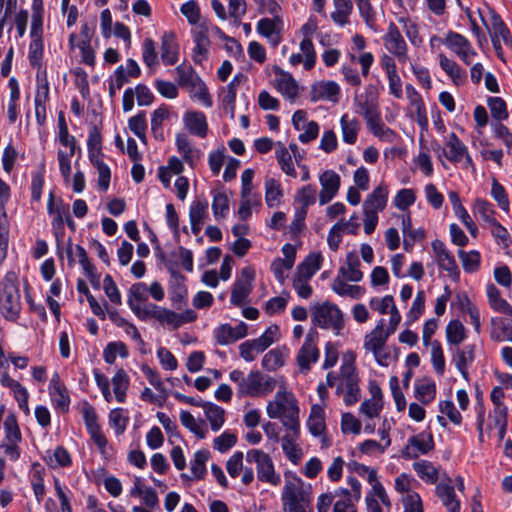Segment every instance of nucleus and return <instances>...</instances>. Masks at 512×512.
Masks as SVG:
<instances>
[{"label":"nucleus","mask_w":512,"mask_h":512,"mask_svg":"<svg viewBox=\"0 0 512 512\" xmlns=\"http://www.w3.org/2000/svg\"><path fill=\"white\" fill-rule=\"evenodd\" d=\"M18 276L9 271L0 282V314L10 322H17L22 305Z\"/></svg>","instance_id":"f257e3e1"},{"label":"nucleus","mask_w":512,"mask_h":512,"mask_svg":"<svg viewBox=\"0 0 512 512\" xmlns=\"http://www.w3.org/2000/svg\"><path fill=\"white\" fill-rule=\"evenodd\" d=\"M293 478L298 485L286 481L282 489L283 512H313L311 486L306 490L300 477L294 475Z\"/></svg>","instance_id":"f03ea898"},{"label":"nucleus","mask_w":512,"mask_h":512,"mask_svg":"<svg viewBox=\"0 0 512 512\" xmlns=\"http://www.w3.org/2000/svg\"><path fill=\"white\" fill-rule=\"evenodd\" d=\"M311 321L314 326L322 329H328L329 326H332L337 332L342 330L345 325L342 311L336 304L329 301L314 306Z\"/></svg>","instance_id":"7ed1b4c3"},{"label":"nucleus","mask_w":512,"mask_h":512,"mask_svg":"<svg viewBox=\"0 0 512 512\" xmlns=\"http://www.w3.org/2000/svg\"><path fill=\"white\" fill-rule=\"evenodd\" d=\"M382 40L387 52L394 56L399 63L405 64L409 60L408 45L395 23H389Z\"/></svg>","instance_id":"20e7f679"},{"label":"nucleus","mask_w":512,"mask_h":512,"mask_svg":"<svg viewBox=\"0 0 512 512\" xmlns=\"http://www.w3.org/2000/svg\"><path fill=\"white\" fill-rule=\"evenodd\" d=\"M443 156L453 164L463 163L465 168H474V162L467 146L454 132H451L445 139Z\"/></svg>","instance_id":"39448f33"},{"label":"nucleus","mask_w":512,"mask_h":512,"mask_svg":"<svg viewBox=\"0 0 512 512\" xmlns=\"http://www.w3.org/2000/svg\"><path fill=\"white\" fill-rule=\"evenodd\" d=\"M387 198V186L379 185L373 189L363 203L364 224H377L378 213L386 207Z\"/></svg>","instance_id":"423d86ee"},{"label":"nucleus","mask_w":512,"mask_h":512,"mask_svg":"<svg viewBox=\"0 0 512 512\" xmlns=\"http://www.w3.org/2000/svg\"><path fill=\"white\" fill-rule=\"evenodd\" d=\"M134 314L141 321H147L149 318H154L160 323H167L172 325L174 329L183 325L180 321L179 313H176L168 308L160 307L154 303H148L145 308H135Z\"/></svg>","instance_id":"0eeeda50"},{"label":"nucleus","mask_w":512,"mask_h":512,"mask_svg":"<svg viewBox=\"0 0 512 512\" xmlns=\"http://www.w3.org/2000/svg\"><path fill=\"white\" fill-rule=\"evenodd\" d=\"M317 188L308 184L301 187L294 195V219L291 224H303L308 207L316 202Z\"/></svg>","instance_id":"6e6552de"},{"label":"nucleus","mask_w":512,"mask_h":512,"mask_svg":"<svg viewBox=\"0 0 512 512\" xmlns=\"http://www.w3.org/2000/svg\"><path fill=\"white\" fill-rule=\"evenodd\" d=\"M443 44L467 65L471 63L472 57L476 55L471 42L460 33L449 31L443 39Z\"/></svg>","instance_id":"1a4fd4ad"},{"label":"nucleus","mask_w":512,"mask_h":512,"mask_svg":"<svg viewBox=\"0 0 512 512\" xmlns=\"http://www.w3.org/2000/svg\"><path fill=\"white\" fill-rule=\"evenodd\" d=\"M83 420L91 439L96 444L101 454H104L108 441L105 435L101 432V426L98 423V416L93 406L87 404L84 408Z\"/></svg>","instance_id":"9d476101"},{"label":"nucleus","mask_w":512,"mask_h":512,"mask_svg":"<svg viewBox=\"0 0 512 512\" xmlns=\"http://www.w3.org/2000/svg\"><path fill=\"white\" fill-rule=\"evenodd\" d=\"M385 320L380 319L375 326V328L365 336L364 339V347L366 350H370L373 352L376 362L380 366H387L386 362H382V358L378 357V353L382 350L384 345L386 344L389 334L384 330Z\"/></svg>","instance_id":"9b49d317"},{"label":"nucleus","mask_w":512,"mask_h":512,"mask_svg":"<svg viewBox=\"0 0 512 512\" xmlns=\"http://www.w3.org/2000/svg\"><path fill=\"white\" fill-rule=\"evenodd\" d=\"M483 23L490 34L491 41L500 40L506 46L512 47V35L500 15L497 14L495 10H489V19H483Z\"/></svg>","instance_id":"f8f14e48"},{"label":"nucleus","mask_w":512,"mask_h":512,"mask_svg":"<svg viewBox=\"0 0 512 512\" xmlns=\"http://www.w3.org/2000/svg\"><path fill=\"white\" fill-rule=\"evenodd\" d=\"M354 103L358 108L357 112L364 117V119L371 118L380 113L378 96L372 85L366 87L365 92L360 95H356Z\"/></svg>","instance_id":"ddd939ff"},{"label":"nucleus","mask_w":512,"mask_h":512,"mask_svg":"<svg viewBox=\"0 0 512 512\" xmlns=\"http://www.w3.org/2000/svg\"><path fill=\"white\" fill-rule=\"evenodd\" d=\"M300 53H294L289 57V63L296 67L303 64L306 71H310L315 67L317 55L312 39H302L300 44Z\"/></svg>","instance_id":"4468645a"},{"label":"nucleus","mask_w":512,"mask_h":512,"mask_svg":"<svg viewBox=\"0 0 512 512\" xmlns=\"http://www.w3.org/2000/svg\"><path fill=\"white\" fill-rule=\"evenodd\" d=\"M319 182L321 185L319 203L325 205L337 195L340 188V176L333 170H326L320 175Z\"/></svg>","instance_id":"2eb2a0df"},{"label":"nucleus","mask_w":512,"mask_h":512,"mask_svg":"<svg viewBox=\"0 0 512 512\" xmlns=\"http://www.w3.org/2000/svg\"><path fill=\"white\" fill-rule=\"evenodd\" d=\"M282 19L280 16L273 18H262L258 21L256 30L265 37L273 47H277L282 41L281 36Z\"/></svg>","instance_id":"dca6fc26"},{"label":"nucleus","mask_w":512,"mask_h":512,"mask_svg":"<svg viewBox=\"0 0 512 512\" xmlns=\"http://www.w3.org/2000/svg\"><path fill=\"white\" fill-rule=\"evenodd\" d=\"M283 397L286 402V411L282 412L285 418L282 421L283 426L293 431L295 437L298 438L300 433L298 401L291 392L284 391Z\"/></svg>","instance_id":"f3484780"},{"label":"nucleus","mask_w":512,"mask_h":512,"mask_svg":"<svg viewBox=\"0 0 512 512\" xmlns=\"http://www.w3.org/2000/svg\"><path fill=\"white\" fill-rule=\"evenodd\" d=\"M47 210L52 218V224H73L69 204H65L61 199L55 198L53 192L49 194Z\"/></svg>","instance_id":"a211bd4d"},{"label":"nucleus","mask_w":512,"mask_h":512,"mask_svg":"<svg viewBox=\"0 0 512 512\" xmlns=\"http://www.w3.org/2000/svg\"><path fill=\"white\" fill-rule=\"evenodd\" d=\"M183 123L190 134L205 138L208 133L206 116L201 111H188L183 116Z\"/></svg>","instance_id":"6ab92c4d"},{"label":"nucleus","mask_w":512,"mask_h":512,"mask_svg":"<svg viewBox=\"0 0 512 512\" xmlns=\"http://www.w3.org/2000/svg\"><path fill=\"white\" fill-rule=\"evenodd\" d=\"M323 256L321 252H311L298 264L293 278L310 280L321 269Z\"/></svg>","instance_id":"aec40b11"},{"label":"nucleus","mask_w":512,"mask_h":512,"mask_svg":"<svg viewBox=\"0 0 512 512\" xmlns=\"http://www.w3.org/2000/svg\"><path fill=\"white\" fill-rule=\"evenodd\" d=\"M263 374L258 370H252L246 378L242 379L238 385L237 396H261Z\"/></svg>","instance_id":"412c9836"},{"label":"nucleus","mask_w":512,"mask_h":512,"mask_svg":"<svg viewBox=\"0 0 512 512\" xmlns=\"http://www.w3.org/2000/svg\"><path fill=\"white\" fill-rule=\"evenodd\" d=\"M340 94V87L334 81H319L312 85L311 100H329L336 102Z\"/></svg>","instance_id":"4be33fe9"},{"label":"nucleus","mask_w":512,"mask_h":512,"mask_svg":"<svg viewBox=\"0 0 512 512\" xmlns=\"http://www.w3.org/2000/svg\"><path fill=\"white\" fill-rule=\"evenodd\" d=\"M179 58L178 44L173 33H164L161 38V59L162 62L171 66L177 63Z\"/></svg>","instance_id":"5701e85b"},{"label":"nucleus","mask_w":512,"mask_h":512,"mask_svg":"<svg viewBox=\"0 0 512 512\" xmlns=\"http://www.w3.org/2000/svg\"><path fill=\"white\" fill-rule=\"evenodd\" d=\"M187 277L182 275V279L178 277H172L168 282V292L170 296V300L172 305L177 309H180L181 306L178 304H186L188 290L185 285V281Z\"/></svg>","instance_id":"b1692460"},{"label":"nucleus","mask_w":512,"mask_h":512,"mask_svg":"<svg viewBox=\"0 0 512 512\" xmlns=\"http://www.w3.org/2000/svg\"><path fill=\"white\" fill-rule=\"evenodd\" d=\"M486 292L490 307L494 311L510 317V320L512 321V306L501 297L500 290L494 284H489Z\"/></svg>","instance_id":"393cba45"},{"label":"nucleus","mask_w":512,"mask_h":512,"mask_svg":"<svg viewBox=\"0 0 512 512\" xmlns=\"http://www.w3.org/2000/svg\"><path fill=\"white\" fill-rule=\"evenodd\" d=\"M439 64L455 85L460 86L465 83L467 77L466 71L463 70L454 60L449 59L445 54H440Z\"/></svg>","instance_id":"a878e982"},{"label":"nucleus","mask_w":512,"mask_h":512,"mask_svg":"<svg viewBox=\"0 0 512 512\" xmlns=\"http://www.w3.org/2000/svg\"><path fill=\"white\" fill-rule=\"evenodd\" d=\"M365 121L371 133L380 140L387 142H392L394 140L395 132L383 123L381 112L371 116V118L365 119Z\"/></svg>","instance_id":"bb28decb"},{"label":"nucleus","mask_w":512,"mask_h":512,"mask_svg":"<svg viewBox=\"0 0 512 512\" xmlns=\"http://www.w3.org/2000/svg\"><path fill=\"white\" fill-rule=\"evenodd\" d=\"M342 139L345 143L353 145L356 143L361 123L356 118H350L348 114L342 115L340 119Z\"/></svg>","instance_id":"cd10ccee"},{"label":"nucleus","mask_w":512,"mask_h":512,"mask_svg":"<svg viewBox=\"0 0 512 512\" xmlns=\"http://www.w3.org/2000/svg\"><path fill=\"white\" fill-rule=\"evenodd\" d=\"M334 11L331 13L332 21L343 27L350 23V15L353 10V3L351 0H333Z\"/></svg>","instance_id":"c85d7f7f"},{"label":"nucleus","mask_w":512,"mask_h":512,"mask_svg":"<svg viewBox=\"0 0 512 512\" xmlns=\"http://www.w3.org/2000/svg\"><path fill=\"white\" fill-rule=\"evenodd\" d=\"M346 263L348 268L341 266L339 268V274L345 277L347 280L352 282H359L363 278V273L359 269L360 260L357 255L353 252H349L346 256Z\"/></svg>","instance_id":"c756f323"},{"label":"nucleus","mask_w":512,"mask_h":512,"mask_svg":"<svg viewBox=\"0 0 512 512\" xmlns=\"http://www.w3.org/2000/svg\"><path fill=\"white\" fill-rule=\"evenodd\" d=\"M213 201L212 210L214 217L217 221L225 218L229 213V199L226 191L221 189H214L212 191Z\"/></svg>","instance_id":"7c9ffc66"},{"label":"nucleus","mask_w":512,"mask_h":512,"mask_svg":"<svg viewBox=\"0 0 512 512\" xmlns=\"http://www.w3.org/2000/svg\"><path fill=\"white\" fill-rule=\"evenodd\" d=\"M248 232L249 226H232L233 235L238 237L233 244L232 251L238 257L245 256L252 246L251 241L243 237Z\"/></svg>","instance_id":"2f4dec72"},{"label":"nucleus","mask_w":512,"mask_h":512,"mask_svg":"<svg viewBox=\"0 0 512 512\" xmlns=\"http://www.w3.org/2000/svg\"><path fill=\"white\" fill-rule=\"evenodd\" d=\"M169 117V109L166 105H161L155 109L151 115V131L154 138L158 141L164 140L163 122Z\"/></svg>","instance_id":"473e14b6"},{"label":"nucleus","mask_w":512,"mask_h":512,"mask_svg":"<svg viewBox=\"0 0 512 512\" xmlns=\"http://www.w3.org/2000/svg\"><path fill=\"white\" fill-rule=\"evenodd\" d=\"M424 383L416 384L415 386V397L423 404L428 405L435 399L436 396V384L429 378L424 377L422 379Z\"/></svg>","instance_id":"72a5a7b5"},{"label":"nucleus","mask_w":512,"mask_h":512,"mask_svg":"<svg viewBox=\"0 0 512 512\" xmlns=\"http://www.w3.org/2000/svg\"><path fill=\"white\" fill-rule=\"evenodd\" d=\"M257 468V478L261 482L270 483L272 485H278L281 482V478L275 473L274 464L270 456L262 460Z\"/></svg>","instance_id":"f704fd0d"},{"label":"nucleus","mask_w":512,"mask_h":512,"mask_svg":"<svg viewBox=\"0 0 512 512\" xmlns=\"http://www.w3.org/2000/svg\"><path fill=\"white\" fill-rule=\"evenodd\" d=\"M467 337L466 328L459 319L451 320L446 326V339L451 345H459Z\"/></svg>","instance_id":"c9c22d12"},{"label":"nucleus","mask_w":512,"mask_h":512,"mask_svg":"<svg viewBox=\"0 0 512 512\" xmlns=\"http://www.w3.org/2000/svg\"><path fill=\"white\" fill-rule=\"evenodd\" d=\"M204 412L211 429L213 431L220 430L225 422V410L212 402H208V404L205 405Z\"/></svg>","instance_id":"e433bc0d"},{"label":"nucleus","mask_w":512,"mask_h":512,"mask_svg":"<svg viewBox=\"0 0 512 512\" xmlns=\"http://www.w3.org/2000/svg\"><path fill=\"white\" fill-rule=\"evenodd\" d=\"M210 458V452L206 449L198 450L194 454V459L191 461L190 469L194 475L195 480H202L207 473L206 462Z\"/></svg>","instance_id":"4c0bfd02"},{"label":"nucleus","mask_w":512,"mask_h":512,"mask_svg":"<svg viewBox=\"0 0 512 512\" xmlns=\"http://www.w3.org/2000/svg\"><path fill=\"white\" fill-rule=\"evenodd\" d=\"M283 197L281 184L274 178L265 181V201L269 207H275Z\"/></svg>","instance_id":"58836bf2"},{"label":"nucleus","mask_w":512,"mask_h":512,"mask_svg":"<svg viewBox=\"0 0 512 512\" xmlns=\"http://www.w3.org/2000/svg\"><path fill=\"white\" fill-rule=\"evenodd\" d=\"M277 90L287 99L293 101L298 94V85L290 74H282L276 80Z\"/></svg>","instance_id":"ea45409f"},{"label":"nucleus","mask_w":512,"mask_h":512,"mask_svg":"<svg viewBox=\"0 0 512 512\" xmlns=\"http://www.w3.org/2000/svg\"><path fill=\"white\" fill-rule=\"evenodd\" d=\"M398 22L402 25V30L409 42L415 47H420L423 38L420 36L418 25L409 17H400Z\"/></svg>","instance_id":"a19ab883"},{"label":"nucleus","mask_w":512,"mask_h":512,"mask_svg":"<svg viewBox=\"0 0 512 512\" xmlns=\"http://www.w3.org/2000/svg\"><path fill=\"white\" fill-rule=\"evenodd\" d=\"M474 214L477 220L488 224H499L494 218L493 205L486 200L477 199L474 204Z\"/></svg>","instance_id":"79ce46f5"},{"label":"nucleus","mask_w":512,"mask_h":512,"mask_svg":"<svg viewBox=\"0 0 512 512\" xmlns=\"http://www.w3.org/2000/svg\"><path fill=\"white\" fill-rule=\"evenodd\" d=\"M260 205V196L257 194H250L246 197L241 196L237 215L241 221H247L251 215L252 210Z\"/></svg>","instance_id":"37998d69"},{"label":"nucleus","mask_w":512,"mask_h":512,"mask_svg":"<svg viewBox=\"0 0 512 512\" xmlns=\"http://www.w3.org/2000/svg\"><path fill=\"white\" fill-rule=\"evenodd\" d=\"M413 469L417 475L426 482L434 484L438 480V470L433 466L430 461L421 460L413 463Z\"/></svg>","instance_id":"c03bdc74"},{"label":"nucleus","mask_w":512,"mask_h":512,"mask_svg":"<svg viewBox=\"0 0 512 512\" xmlns=\"http://www.w3.org/2000/svg\"><path fill=\"white\" fill-rule=\"evenodd\" d=\"M458 257L462 262L463 269L466 273H474L479 270L481 265V255L478 251L472 250L465 252L460 249L458 251Z\"/></svg>","instance_id":"a18cd8bd"},{"label":"nucleus","mask_w":512,"mask_h":512,"mask_svg":"<svg viewBox=\"0 0 512 512\" xmlns=\"http://www.w3.org/2000/svg\"><path fill=\"white\" fill-rule=\"evenodd\" d=\"M49 82L46 73L38 72L36 75V94L34 98V105H46L49 101Z\"/></svg>","instance_id":"49530a36"},{"label":"nucleus","mask_w":512,"mask_h":512,"mask_svg":"<svg viewBox=\"0 0 512 512\" xmlns=\"http://www.w3.org/2000/svg\"><path fill=\"white\" fill-rule=\"evenodd\" d=\"M253 290V284H242L241 281H235L231 290L230 302L234 306L242 307Z\"/></svg>","instance_id":"de8ad7c7"},{"label":"nucleus","mask_w":512,"mask_h":512,"mask_svg":"<svg viewBox=\"0 0 512 512\" xmlns=\"http://www.w3.org/2000/svg\"><path fill=\"white\" fill-rule=\"evenodd\" d=\"M128 127L141 142L146 143L147 120L144 111H140L138 114L131 117L128 120Z\"/></svg>","instance_id":"09e8293b"},{"label":"nucleus","mask_w":512,"mask_h":512,"mask_svg":"<svg viewBox=\"0 0 512 512\" xmlns=\"http://www.w3.org/2000/svg\"><path fill=\"white\" fill-rule=\"evenodd\" d=\"M319 355L320 352L317 346H308L304 353L301 352L300 348L296 356V361L301 371H309L311 369V364L318 361Z\"/></svg>","instance_id":"8fccbe9b"},{"label":"nucleus","mask_w":512,"mask_h":512,"mask_svg":"<svg viewBox=\"0 0 512 512\" xmlns=\"http://www.w3.org/2000/svg\"><path fill=\"white\" fill-rule=\"evenodd\" d=\"M208 214V201L205 198H196L190 205V224H200Z\"/></svg>","instance_id":"3c124183"},{"label":"nucleus","mask_w":512,"mask_h":512,"mask_svg":"<svg viewBox=\"0 0 512 512\" xmlns=\"http://www.w3.org/2000/svg\"><path fill=\"white\" fill-rule=\"evenodd\" d=\"M147 291V285L144 282H138L133 284L129 289V296H128V306L129 308L134 312L135 308H141L137 302H145L148 300V296L146 294Z\"/></svg>","instance_id":"603ef678"},{"label":"nucleus","mask_w":512,"mask_h":512,"mask_svg":"<svg viewBox=\"0 0 512 512\" xmlns=\"http://www.w3.org/2000/svg\"><path fill=\"white\" fill-rule=\"evenodd\" d=\"M278 325H272L258 338L252 339L251 342L255 346L257 352H263L270 347L275 341V335L278 333Z\"/></svg>","instance_id":"864d4df0"},{"label":"nucleus","mask_w":512,"mask_h":512,"mask_svg":"<svg viewBox=\"0 0 512 512\" xmlns=\"http://www.w3.org/2000/svg\"><path fill=\"white\" fill-rule=\"evenodd\" d=\"M5 437L8 442H21L22 434L14 413H9L4 421Z\"/></svg>","instance_id":"5fc2aeb1"},{"label":"nucleus","mask_w":512,"mask_h":512,"mask_svg":"<svg viewBox=\"0 0 512 512\" xmlns=\"http://www.w3.org/2000/svg\"><path fill=\"white\" fill-rule=\"evenodd\" d=\"M437 263L441 269L448 272L449 277L453 282L460 281V270L451 252L445 253L443 257H439Z\"/></svg>","instance_id":"6e6d98bb"},{"label":"nucleus","mask_w":512,"mask_h":512,"mask_svg":"<svg viewBox=\"0 0 512 512\" xmlns=\"http://www.w3.org/2000/svg\"><path fill=\"white\" fill-rule=\"evenodd\" d=\"M93 166L98 172V187L102 192H106L110 185L111 171L109 166L103 162L102 158L91 160Z\"/></svg>","instance_id":"4d7b16f0"},{"label":"nucleus","mask_w":512,"mask_h":512,"mask_svg":"<svg viewBox=\"0 0 512 512\" xmlns=\"http://www.w3.org/2000/svg\"><path fill=\"white\" fill-rule=\"evenodd\" d=\"M415 201L416 194L411 188L400 189L393 198V204L401 211H406Z\"/></svg>","instance_id":"13d9d810"},{"label":"nucleus","mask_w":512,"mask_h":512,"mask_svg":"<svg viewBox=\"0 0 512 512\" xmlns=\"http://www.w3.org/2000/svg\"><path fill=\"white\" fill-rule=\"evenodd\" d=\"M359 381L360 379L353 380L351 377H347V382H345L346 392L343 398L346 406H352L361 399Z\"/></svg>","instance_id":"bf43d9fd"},{"label":"nucleus","mask_w":512,"mask_h":512,"mask_svg":"<svg viewBox=\"0 0 512 512\" xmlns=\"http://www.w3.org/2000/svg\"><path fill=\"white\" fill-rule=\"evenodd\" d=\"M425 301V292L423 290L418 291L413 301V304L406 315L407 325H410L411 323L417 321L419 317L423 314L425 310Z\"/></svg>","instance_id":"052dcab7"},{"label":"nucleus","mask_w":512,"mask_h":512,"mask_svg":"<svg viewBox=\"0 0 512 512\" xmlns=\"http://www.w3.org/2000/svg\"><path fill=\"white\" fill-rule=\"evenodd\" d=\"M431 349V362L437 375L442 376L445 372V357L442 346L438 340H434Z\"/></svg>","instance_id":"680f3d73"},{"label":"nucleus","mask_w":512,"mask_h":512,"mask_svg":"<svg viewBox=\"0 0 512 512\" xmlns=\"http://www.w3.org/2000/svg\"><path fill=\"white\" fill-rule=\"evenodd\" d=\"M487 105L491 116L497 121H503L508 118L507 106L501 97H489Z\"/></svg>","instance_id":"e2e57ef3"},{"label":"nucleus","mask_w":512,"mask_h":512,"mask_svg":"<svg viewBox=\"0 0 512 512\" xmlns=\"http://www.w3.org/2000/svg\"><path fill=\"white\" fill-rule=\"evenodd\" d=\"M129 82V78L125 73L124 66H119L109 79V96L114 98L116 92L119 91L126 83Z\"/></svg>","instance_id":"0e129e2a"},{"label":"nucleus","mask_w":512,"mask_h":512,"mask_svg":"<svg viewBox=\"0 0 512 512\" xmlns=\"http://www.w3.org/2000/svg\"><path fill=\"white\" fill-rule=\"evenodd\" d=\"M44 45L43 39L31 38L29 44L28 58L30 65L34 68L41 67Z\"/></svg>","instance_id":"69168bd1"},{"label":"nucleus","mask_w":512,"mask_h":512,"mask_svg":"<svg viewBox=\"0 0 512 512\" xmlns=\"http://www.w3.org/2000/svg\"><path fill=\"white\" fill-rule=\"evenodd\" d=\"M123 412V408H115L109 413V423L114 428L116 435L123 434L129 422V417L124 416Z\"/></svg>","instance_id":"338daca9"},{"label":"nucleus","mask_w":512,"mask_h":512,"mask_svg":"<svg viewBox=\"0 0 512 512\" xmlns=\"http://www.w3.org/2000/svg\"><path fill=\"white\" fill-rule=\"evenodd\" d=\"M284 365L283 354L278 348L268 351L263 359L262 366L267 371H276Z\"/></svg>","instance_id":"774afa93"}]
</instances>
